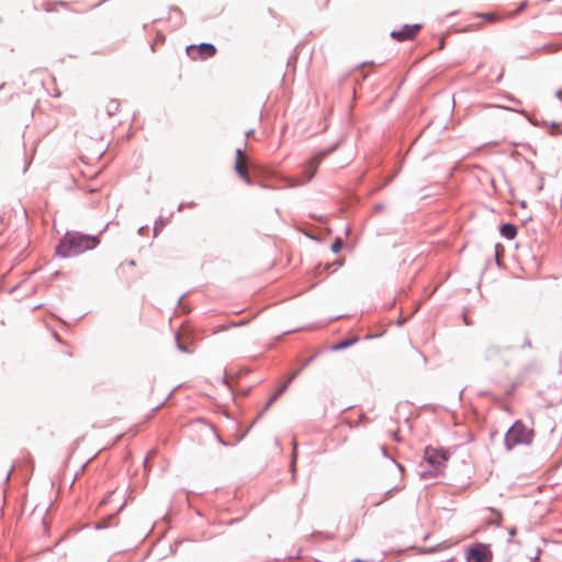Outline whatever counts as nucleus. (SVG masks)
<instances>
[{
	"instance_id": "nucleus-24",
	"label": "nucleus",
	"mask_w": 562,
	"mask_h": 562,
	"mask_svg": "<svg viewBox=\"0 0 562 562\" xmlns=\"http://www.w3.org/2000/svg\"><path fill=\"white\" fill-rule=\"evenodd\" d=\"M311 361H312V358H311V359H308V360H306V361L303 363V366H302L301 370H303L304 368H306V367L311 363Z\"/></svg>"
},
{
	"instance_id": "nucleus-22",
	"label": "nucleus",
	"mask_w": 562,
	"mask_h": 562,
	"mask_svg": "<svg viewBox=\"0 0 562 562\" xmlns=\"http://www.w3.org/2000/svg\"><path fill=\"white\" fill-rule=\"evenodd\" d=\"M392 461L395 463V465L397 467L398 471H400V474L401 476H403V472H404V467L400 463H397L394 459H392Z\"/></svg>"
},
{
	"instance_id": "nucleus-1",
	"label": "nucleus",
	"mask_w": 562,
	"mask_h": 562,
	"mask_svg": "<svg viewBox=\"0 0 562 562\" xmlns=\"http://www.w3.org/2000/svg\"><path fill=\"white\" fill-rule=\"evenodd\" d=\"M99 244L100 239L98 236L68 232L59 240L56 247V254L63 258L75 257L87 250L94 249Z\"/></svg>"
},
{
	"instance_id": "nucleus-16",
	"label": "nucleus",
	"mask_w": 562,
	"mask_h": 562,
	"mask_svg": "<svg viewBox=\"0 0 562 562\" xmlns=\"http://www.w3.org/2000/svg\"><path fill=\"white\" fill-rule=\"evenodd\" d=\"M342 262L340 260H336L333 263H326L324 266L319 265L316 270L318 273L327 271L330 267L336 266V268L340 267Z\"/></svg>"
},
{
	"instance_id": "nucleus-20",
	"label": "nucleus",
	"mask_w": 562,
	"mask_h": 562,
	"mask_svg": "<svg viewBox=\"0 0 562 562\" xmlns=\"http://www.w3.org/2000/svg\"><path fill=\"white\" fill-rule=\"evenodd\" d=\"M482 18L487 22H495L497 20V16L492 12L482 14Z\"/></svg>"
},
{
	"instance_id": "nucleus-3",
	"label": "nucleus",
	"mask_w": 562,
	"mask_h": 562,
	"mask_svg": "<svg viewBox=\"0 0 562 562\" xmlns=\"http://www.w3.org/2000/svg\"><path fill=\"white\" fill-rule=\"evenodd\" d=\"M447 460L448 457L445 451L427 447L424 453V461L430 469L423 470L420 472V476L423 479L437 476L445 467Z\"/></svg>"
},
{
	"instance_id": "nucleus-9",
	"label": "nucleus",
	"mask_w": 562,
	"mask_h": 562,
	"mask_svg": "<svg viewBox=\"0 0 562 562\" xmlns=\"http://www.w3.org/2000/svg\"><path fill=\"white\" fill-rule=\"evenodd\" d=\"M245 154L241 148H238L236 150V160H235V171L238 173V176L246 181V183L250 184L251 180L248 173V169L246 165L244 164Z\"/></svg>"
},
{
	"instance_id": "nucleus-18",
	"label": "nucleus",
	"mask_w": 562,
	"mask_h": 562,
	"mask_svg": "<svg viewBox=\"0 0 562 562\" xmlns=\"http://www.w3.org/2000/svg\"><path fill=\"white\" fill-rule=\"evenodd\" d=\"M176 341H177V348L181 351V352H190L189 348L187 345H183L182 342H180V335L177 334L176 335Z\"/></svg>"
},
{
	"instance_id": "nucleus-23",
	"label": "nucleus",
	"mask_w": 562,
	"mask_h": 562,
	"mask_svg": "<svg viewBox=\"0 0 562 562\" xmlns=\"http://www.w3.org/2000/svg\"><path fill=\"white\" fill-rule=\"evenodd\" d=\"M296 448V446L294 445V449ZM294 467H295V451L293 452V458H292V461H291V469L292 471H294Z\"/></svg>"
},
{
	"instance_id": "nucleus-14",
	"label": "nucleus",
	"mask_w": 562,
	"mask_h": 562,
	"mask_svg": "<svg viewBox=\"0 0 562 562\" xmlns=\"http://www.w3.org/2000/svg\"><path fill=\"white\" fill-rule=\"evenodd\" d=\"M527 5H528V0H525V1H522V2L519 4V7H518L516 10L510 11V12H507L505 16H506L507 19H514V18H516L519 13H521V12L527 8Z\"/></svg>"
},
{
	"instance_id": "nucleus-6",
	"label": "nucleus",
	"mask_w": 562,
	"mask_h": 562,
	"mask_svg": "<svg viewBox=\"0 0 562 562\" xmlns=\"http://www.w3.org/2000/svg\"><path fill=\"white\" fill-rule=\"evenodd\" d=\"M187 53L192 59H207L216 54V48L213 44L201 43L199 45L188 46Z\"/></svg>"
},
{
	"instance_id": "nucleus-29",
	"label": "nucleus",
	"mask_w": 562,
	"mask_h": 562,
	"mask_svg": "<svg viewBox=\"0 0 562 562\" xmlns=\"http://www.w3.org/2000/svg\"><path fill=\"white\" fill-rule=\"evenodd\" d=\"M144 229H145V227H140V228L138 229V234H143V233H144Z\"/></svg>"
},
{
	"instance_id": "nucleus-12",
	"label": "nucleus",
	"mask_w": 562,
	"mask_h": 562,
	"mask_svg": "<svg viewBox=\"0 0 562 562\" xmlns=\"http://www.w3.org/2000/svg\"><path fill=\"white\" fill-rule=\"evenodd\" d=\"M120 110V102L115 99L110 100L105 105V111L109 116L116 114Z\"/></svg>"
},
{
	"instance_id": "nucleus-10",
	"label": "nucleus",
	"mask_w": 562,
	"mask_h": 562,
	"mask_svg": "<svg viewBox=\"0 0 562 562\" xmlns=\"http://www.w3.org/2000/svg\"><path fill=\"white\" fill-rule=\"evenodd\" d=\"M501 234L506 239H514L517 235V227L514 224L506 223L501 226Z\"/></svg>"
},
{
	"instance_id": "nucleus-28",
	"label": "nucleus",
	"mask_w": 562,
	"mask_h": 562,
	"mask_svg": "<svg viewBox=\"0 0 562 562\" xmlns=\"http://www.w3.org/2000/svg\"><path fill=\"white\" fill-rule=\"evenodd\" d=\"M539 555H540V551H538L537 555L533 557V559L531 560V562H536L538 559H539Z\"/></svg>"
},
{
	"instance_id": "nucleus-21",
	"label": "nucleus",
	"mask_w": 562,
	"mask_h": 562,
	"mask_svg": "<svg viewBox=\"0 0 562 562\" xmlns=\"http://www.w3.org/2000/svg\"><path fill=\"white\" fill-rule=\"evenodd\" d=\"M300 372H301V369L292 372L283 384H288V386H289L291 384V382L300 374Z\"/></svg>"
},
{
	"instance_id": "nucleus-4",
	"label": "nucleus",
	"mask_w": 562,
	"mask_h": 562,
	"mask_svg": "<svg viewBox=\"0 0 562 562\" xmlns=\"http://www.w3.org/2000/svg\"><path fill=\"white\" fill-rule=\"evenodd\" d=\"M334 149H335V147L330 148L329 150L319 151L316 155H314L312 157V159L310 161H307L306 165L304 166V170H303L304 180H301L297 178H289L286 180L288 186L290 188H295V187L303 186L306 182L311 181L314 178V176L317 171V168H318L321 161L323 160V158L327 154L331 153Z\"/></svg>"
},
{
	"instance_id": "nucleus-13",
	"label": "nucleus",
	"mask_w": 562,
	"mask_h": 562,
	"mask_svg": "<svg viewBox=\"0 0 562 562\" xmlns=\"http://www.w3.org/2000/svg\"><path fill=\"white\" fill-rule=\"evenodd\" d=\"M403 487H404V486H402V485H395V486H393V487L389 488V490L384 493V496H383L380 501H378V502H375V503H373V504H374V505H380L381 503H383V502H384V501H386L387 498H391V497L393 496L394 492H396V491H401Z\"/></svg>"
},
{
	"instance_id": "nucleus-30",
	"label": "nucleus",
	"mask_w": 562,
	"mask_h": 562,
	"mask_svg": "<svg viewBox=\"0 0 562 562\" xmlns=\"http://www.w3.org/2000/svg\"><path fill=\"white\" fill-rule=\"evenodd\" d=\"M515 533H516V530H515V529H512V530L509 531V535H510V536H514Z\"/></svg>"
},
{
	"instance_id": "nucleus-7",
	"label": "nucleus",
	"mask_w": 562,
	"mask_h": 562,
	"mask_svg": "<svg viewBox=\"0 0 562 562\" xmlns=\"http://www.w3.org/2000/svg\"><path fill=\"white\" fill-rule=\"evenodd\" d=\"M467 560L468 562H491V552L485 546L479 543L468 549Z\"/></svg>"
},
{
	"instance_id": "nucleus-32",
	"label": "nucleus",
	"mask_w": 562,
	"mask_h": 562,
	"mask_svg": "<svg viewBox=\"0 0 562 562\" xmlns=\"http://www.w3.org/2000/svg\"><path fill=\"white\" fill-rule=\"evenodd\" d=\"M182 207H183V204H180V205H179V207H178V210H179V211H181V210H182Z\"/></svg>"
},
{
	"instance_id": "nucleus-11",
	"label": "nucleus",
	"mask_w": 562,
	"mask_h": 562,
	"mask_svg": "<svg viewBox=\"0 0 562 562\" xmlns=\"http://www.w3.org/2000/svg\"><path fill=\"white\" fill-rule=\"evenodd\" d=\"M286 389H288V384H282V385H280V387H279V389H278V390L272 394V396H271V397L269 398V401L267 402V404H266V406H265L263 411H267V409L272 405V403H273L274 401H277V398H278L279 396H281V395L285 392V390H286Z\"/></svg>"
},
{
	"instance_id": "nucleus-19",
	"label": "nucleus",
	"mask_w": 562,
	"mask_h": 562,
	"mask_svg": "<svg viewBox=\"0 0 562 562\" xmlns=\"http://www.w3.org/2000/svg\"><path fill=\"white\" fill-rule=\"evenodd\" d=\"M164 226L165 222L162 221V218L157 220L154 226V235L157 236Z\"/></svg>"
},
{
	"instance_id": "nucleus-31",
	"label": "nucleus",
	"mask_w": 562,
	"mask_h": 562,
	"mask_svg": "<svg viewBox=\"0 0 562 562\" xmlns=\"http://www.w3.org/2000/svg\"><path fill=\"white\" fill-rule=\"evenodd\" d=\"M252 133V130H249L247 133H246V136L248 137L249 135H251Z\"/></svg>"
},
{
	"instance_id": "nucleus-5",
	"label": "nucleus",
	"mask_w": 562,
	"mask_h": 562,
	"mask_svg": "<svg viewBox=\"0 0 562 562\" xmlns=\"http://www.w3.org/2000/svg\"><path fill=\"white\" fill-rule=\"evenodd\" d=\"M505 348H502L497 344L490 341L481 351V358L490 364H498L504 361Z\"/></svg>"
},
{
	"instance_id": "nucleus-15",
	"label": "nucleus",
	"mask_w": 562,
	"mask_h": 562,
	"mask_svg": "<svg viewBox=\"0 0 562 562\" xmlns=\"http://www.w3.org/2000/svg\"><path fill=\"white\" fill-rule=\"evenodd\" d=\"M357 340H358L357 338L341 340L338 344L334 345L333 349L334 350L346 349V348L350 347L351 345H353Z\"/></svg>"
},
{
	"instance_id": "nucleus-8",
	"label": "nucleus",
	"mask_w": 562,
	"mask_h": 562,
	"mask_svg": "<svg viewBox=\"0 0 562 562\" xmlns=\"http://www.w3.org/2000/svg\"><path fill=\"white\" fill-rule=\"evenodd\" d=\"M420 24H406L401 30H394L391 32V37L398 42H404L408 40H413L417 33L420 31Z\"/></svg>"
},
{
	"instance_id": "nucleus-17",
	"label": "nucleus",
	"mask_w": 562,
	"mask_h": 562,
	"mask_svg": "<svg viewBox=\"0 0 562 562\" xmlns=\"http://www.w3.org/2000/svg\"><path fill=\"white\" fill-rule=\"evenodd\" d=\"M344 241L340 237H337L331 244V251L337 254L342 249Z\"/></svg>"
},
{
	"instance_id": "nucleus-26",
	"label": "nucleus",
	"mask_w": 562,
	"mask_h": 562,
	"mask_svg": "<svg viewBox=\"0 0 562 562\" xmlns=\"http://www.w3.org/2000/svg\"><path fill=\"white\" fill-rule=\"evenodd\" d=\"M555 95H557L558 99H560L562 101V90H558L555 92Z\"/></svg>"
},
{
	"instance_id": "nucleus-25",
	"label": "nucleus",
	"mask_w": 562,
	"mask_h": 562,
	"mask_svg": "<svg viewBox=\"0 0 562 562\" xmlns=\"http://www.w3.org/2000/svg\"><path fill=\"white\" fill-rule=\"evenodd\" d=\"M381 451H382L384 457H389L387 450H386V448L384 446L381 447Z\"/></svg>"
},
{
	"instance_id": "nucleus-2",
	"label": "nucleus",
	"mask_w": 562,
	"mask_h": 562,
	"mask_svg": "<svg viewBox=\"0 0 562 562\" xmlns=\"http://www.w3.org/2000/svg\"><path fill=\"white\" fill-rule=\"evenodd\" d=\"M533 438V430L526 427L521 420H517L505 435V447L512 450L518 445H529Z\"/></svg>"
},
{
	"instance_id": "nucleus-27",
	"label": "nucleus",
	"mask_w": 562,
	"mask_h": 562,
	"mask_svg": "<svg viewBox=\"0 0 562 562\" xmlns=\"http://www.w3.org/2000/svg\"><path fill=\"white\" fill-rule=\"evenodd\" d=\"M383 209H384V205H383V204H376V205H375V210H376L378 212L382 211Z\"/></svg>"
}]
</instances>
